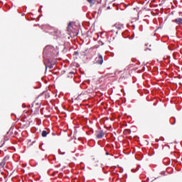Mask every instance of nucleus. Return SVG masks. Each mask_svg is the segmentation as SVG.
Masks as SVG:
<instances>
[{"label": "nucleus", "instance_id": "nucleus-23", "mask_svg": "<svg viewBox=\"0 0 182 182\" xmlns=\"http://www.w3.org/2000/svg\"><path fill=\"white\" fill-rule=\"evenodd\" d=\"M74 55H79V53L77 51H75Z\"/></svg>", "mask_w": 182, "mask_h": 182}, {"label": "nucleus", "instance_id": "nucleus-45", "mask_svg": "<svg viewBox=\"0 0 182 182\" xmlns=\"http://www.w3.org/2000/svg\"><path fill=\"white\" fill-rule=\"evenodd\" d=\"M17 122H19V119H17Z\"/></svg>", "mask_w": 182, "mask_h": 182}, {"label": "nucleus", "instance_id": "nucleus-43", "mask_svg": "<svg viewBox=\"0 0 182 182\" xmlns=\"http://www.w3.org/2000/svg\"><path fill=\"white\" fill-rule=\"evenodd\" d=\"M111 32H114V30H112Z\"/></svg>", "mask_w": 182, "mask_h": 182}, {"label": "nucleus", "instance_id": "nucleus-49", "mask_svg": "<svg viewBox=\"0 0 182 182\" xmlns=\"http://www.w3.org/2000/svg\"><path fill=\"white\" fill-rule=\"evenodd\" d=\"M28 107H31V105H28Z\"/></svg>", "mask_w": 182, "mask_h": 182}, {"label": "nucleus", "instance_id": "nucleus-35", "mask_svg": "<svg viewBox=\"0 0 182 182\" xmlns=\"http://www.w3.org/2000/svg\"><path fill=\"white\" fill-rule=\"evenodd\" d=\"M15 134H18V132L16 131V132H15Z\"/></svg>", "mask_w": 182, "mask_h": 182}, {"label": "nucleus", "instance_id": "nucleus-32", "mask_svg": "<svg viewBox=\"0 0 182 182\" xmlns=\"http://www.w3.org/2000/svg\"><path fill=\"white\" fill-rule=\"evenodd\" d=\"M161 174H166V172L163 171L161 172Z\"/></svg>", "mask_w": 182, "mask_h": 182}, {"label": "nucleus", "instance_id": "nucleus-22", "mask_svg": "<svg viewBox=\"0 0 182 182\" xmlns=\"http://www.w3.org/2000/svg\"><path fill=\"white\" fill-rule=\"evenodd\" d=\"M41 29H43V31L45 32V26H41Z\"/></svg>", "mask_w": 182, "mask_h": 182}, {"label": "nucleus", "instance_id": "nucleus-25", "mask_svg": "<svg viewBox=\"0 0 182 182\" xmlns=\"http://www.w3.org/2000/svg\"><path fill=\"white\" fill-rule=\"evenodd\" d=\"M4 144H5V141H4L3 144H1V146L0 147H2V146H4Z\"/></svg>", "mask_w": 182, "mask_h": 182}, {"label": "nucleus", "instance_id": "nucleus-33", "mask_svg": "<svg viewBox=\"0 0 182 182\" xmlns=\"http://www.w3.org/2000/svg\"><path fill=\"white\" fill-rule=\"evenodd\" d=\"M70 75H73V72H70Z\"/></svg>", "mask_w": 182, "mask_h": 182}, {"label": "nucleus", "instance_id": "nucleus-36", "mask_svg": "<svg viewBox=\"0 0 182 182\" xmlns=\"http://www.w3.org/2000/svg\"><path fill=\"white\" fill-rule=\"evenodd\" d=\"M39 105V103H36V105L38 106Z\"/></svg>", "mask_w": 182, "mask_h": 182}, {"label": "nucleus", "instance_id": "nucleus-16", "mask_svg": "<svg viewBox=\"0 0 182 182\" xmlns=\"http://www.w3.org/2000/svg\"><path fill=\"white\" fill-rule=\"evenodd\" d=\"M3 163H5L6 164V156H5L2 161H1Z\"/></svg>", "mask_w": 182, "mask_h": 182}, {"label": "nucleus", "instance_id": "nucleus-47", "mask_svg": "<svg viewBox=\"0 0 182 182\" xmlns=\"http://www.w3.org/2000/svg\"><path fill=\"white\" fill-rule=\"evenodd\" d=\"M13 115H14V116H16V115H15V114H12Z\"/></svg>", "mask_w": 182, "mask_h": 182}, {"label": "nucleus", "instance_id": "nucleus-21", "mask_svg": "<svg viewBox=\"0 0 182 182\" xmlns=\"http://www.w3.org/2000/svg\"><path fill=\"white\" fill-rule=\"evenodd\" d=\"M11 130H14V129H12V127H11L10 129H9V131H8V132H6V134H9V132H10Z\"/></svg>", "mask_w": 182, "mask_h": 182}, {"label": "nucleus", "instance_id": "nucleus-24", "mask_svg": "<svg viewBox=\"0 0 182 182\" xmlns=\"http://www.w3.org/2000/svg\"><path fill=\"white\" fill-rule=\"evenodd\" d=\"M43 93L44 94L45 97H46V91H44Z\"/></svg>", "mask_w": 182, "mask_h": 182}, {"label": "nucleus", "instance_id": "nucleus-10", "mask_svg": "<svg viewBox=\"0 0 182 182\" xmlns=\"http://www.w3.org/2000/svg\"><path fill=\"white\" fill-rule=\"evenodd\" d=\"M164 164H166V166H168V164H170V159L166 158L164 159Z\"/></svg>", "mask_w": 182, "mask_h": 182}, {"label": "nucleus", "instance_id": "nucleus-29", "mask_svg": "<svg viewBox=\"0 0 182 182\" xmlns=\"http://www.w3.org/2000/svg\"><path fill=\"white\" fill-rule=\"evenodd\" d=\"M46 130H47V132H46V136H48V130H49V129H48V128L46 129Z\"/></svg>", "mask_w": 182, "mask_h": 182}, {"label": "nucleus", "instance_id": "nucleus-28", "mask_svg": "<svg viewBox=\"0 0 182 182\" xmlns=\"http://www.w3.org/2000/svg\"><path fill=\"white\" fill-rule=\"evenodd\" d=\"M151 50V49H150V48H146V49H145V50Z\"/></svg>", "mask_w": 182, "mask_h": 182}, {"label": "nucleus", "instance_id": "nucleus-9", "mask_svg": "<svg viewBox=\"0 0 182 182\" xmlns=\"http://www.w3.org/2000/svg\"><path fill=\"white\" fill-rule=\"evenodd\" d=\"M103 136H105V132L103 130L100 131V133L97 134V139H102Z\"/></svg>", "mask_w": 182, "mask_h": 182}, {"label": "nucleus", "instance_id": "nucleus-27", "mask_svg": "<svg viewBox=\"0 0 182 182\" xmlns=\"http://www.w3.org/2000/svg\"><path fill=\"white\" fill-rule=\"evenodd\" d=\"M35 104V102H33L32 104H31V107H33V105Z\"/></svg>", "mask_w": 182, "mask_h": 182}, {"label": "nucleus", "instance_id": "nucleus-11", "mask_svg": "<svg viewBox=\"0 0 182 182\" xmlns=\"http://www.w3.org/2000/svg\"><path fill=\"white\" fill-rule=\"evenodd\" d=\"M72 29V22H70L68 26V31H70Z\"/></svg>", "mask_w": 182, "mask_h": 182}, {"label": "nucleus", "instance_id": "nucleus-40", "mask_svg": "<svg viewBox=\"0 0 182 182\" xmlns=\"http://www.w3.org/2000/svg\"><path fill=\"white\" fill-rule=\"evenodd\" d=\"M117 33H119V31H117V32H116V34H117Z\"/></svg>", "mask_w": 182, "mask_h": 182}, {"label": "nucleus", "instance_id": "nucleus-8", "mask_svg": "<svg viewBox=\"0 0 182 182\" xmlns=\"http://www.w3.org/2000/svg\"><path fill=\"white\" fill-rule=\"evenodd\" d=\"M114 28H116L117 29H118V31H122V29H123L124 28V26L123 24L116 23L114 25Z\"/></svg>", "mask_w": 182, "mask_h": 182}, {"label": "nucleus", "instance_id": "nucleus-42", "mask_svg": "<svg viewBox=\"0 0 182 182\" xmlns=\"http://www.w3.org/2000/svg\"><path fill=\"white\" fill-rule=\"evenodd\" d=\"M49 28H50L49 26H47V29H49Z\"/></svg>", "mask_w": 182, "mask_h": 182}, {"label": "nucleus", "instance_id": "nucleus-14", "mask_svg": "<svg viewBox=\"0 0 182 182\" xmlns=\"http://www.w3.org/2000/svg\"><path fill=\"white\" fill-rule=\"evenodd\" d=\"M46 97H50V91H46Z\"/></svg>", "mask_w": 182, "mask_h": 182}, {"label": "nucleus", "instance_id": "nucleus-3", "mask_svg": "<svg viewBox=\"0 0 182 182\" xmlns=\"http://www.w3.org/2000/svg\"><path fill=\"white\" fill-rule=\"evenodd\" d=\"M95 63H97V65H103V55L102 54H97L95 58Z\"/></svg>", "mask_w": 182, "mask_h": 182}, {"label": "nucleus", "instance_id": "nucleus-37", "mask_svg": "<svg viewBox=\"0 0 182 182\" xmlns=\"http://www.w3.org/2000/svg\"><path fill=\"white\" fill-rule=\"evenodd\" d=\"M6 140H9V137H6Z\"/></svg>", "mask_w": 182, "mask_h": 182}, {"label": "nucleus", "instance_id": "nucleus-2", "mask_svg": "<svg viewBox=\"0 0 182 182\" xmlns=\"http://www.w3.org/2000/svg\"><path fill=\"white\" fill-rule=\"evenodd\" d=\"M47 32L50 33V35L55 36L54 39H58L62 36V32H60L59 30H56V28H51L50 30Z\"/></svg>", "mask_w": 182, "mask_h": 182}, {"label": "nucleus", "instance_id": "nucleus-34", "mask_svg": "<svg viewBox=\"0 0 182 182\" xmlns=\"http://www.w3.org/2000/svg\"><path fill=\"white\" fill-rule=\"evenodd\" d=\"M106 155H107V156H109V152H106Z\"/></svg>", "mask_w": 182, "mask_h": 182}, {"label": "nucleus", "instance_id": "nucleus-1", "mask_svg": "<svg viewBox=\"0 0 182 182\" xmlns=\"http://www.w3.org/2000/svg\"><path fill=\"white\" fill-rule=\"evenodd\" d=\"M58 54V50L55 48L53 46H46V55L48 56H51V58H55Z\"/></svg>", "mask_w": 182, "mask_h": 182}, {"label": "nucleus", "instance_id": "nucleus-41", "mask_svg": "<svg viewBox=\"0 0 182 182\" xmlns=\"http://www.w3.org/2000/svg\"><path fill=\"white\" fill-rule=\"evenodd\" d=\"M42 95H43V93H41V94L40 95V96H42Z\"/></svg>", "mask_w": 182, "mask_h": 182}, {"label": "nucleus", "instance_id": "nucleus-15", "mask_svg": "<svg viewBox=\"0 0 182 182\" xmlns=\"http://www.w3.org/2000/svg\"><path fill=\"white\" fill-rule=\"evenodd\" d=\"M171 120H173V122H172V123H171V124H176V117H172L171 119Z\"/></svg>", "mask_w": 182, "mask_h": 182}, {"label": "nucleus", "instance_id": "nucleus-44", "mask_svg": "<svg viewBox=\"0 0 182 182\" xmlns=\"http://www.w3.org/2000/svg\"><path fill=\"white\" fill-rule=\"evenodd\" d=\"M156 141H159V139H156Z\"/></svg>", "mask_w": 182, "mask_h": 182}, {"label": "nucleus", "instance_id": "nucleus-48", "mask_svg": "<svg viewBox=\"0 0 182 182\" xmlns=\"http://www.w3.org/2000/svg\"><path fill=\"white\" fill-rule=\"evenodd\" d=\"M45 159H46V155H45Z\"/></svg>", "mask_w": 182, "mask_h": 182}, {"label": "nucleus", "instance_id": "nucleus-6", "mask_svg": "<svg viewBox=\"0 0 182 182\" xmlns=\"http://www.w3.org/2000/svg\"><path fill=\"white\" fill-rule=\"evenodd\" d=\"M46 46L44 47L43 50V63H44L45 68H46Z\"/></svg>", "mask_w": 182, "mask_h": 182}, {"label": "nucleus", "instance_id": "nucleus-46", "mask_svg": "<svg viewBox=\"0 0 182 182\" xmlns=\"http://www.w3.org/2000/svg\"><path fill=\"white\" fill-rule=\"evenodd\" d=\"M132 171L133 173H134V171H133V169L132 170Z\"/></svg>", "mask_w": 182, "mask_h": 182}, {"label": "nucleus", "instance_id": "nucleus-12", "mask_svg": "<svg viewBox=\"0 0 182 182\" xmlns=\"http://www.w3.org/2000/svg\"><path fill=\"white\" fill-rule=\"evenodd\" d=\"M87 2L91 4V6H92V5H95V1L94 0H87Z\"/></svg>", "mask_w": 182, "mask_h": 182}, {"label": "nucleus", "instance_id": "nucleus-31", "mask_svg": "<svg viewBox=\"0 0 182 182\" xmlns=\"http://www.w3.org/2000/svg\"><path fill=\"white\" fill-rule=\"evenodd\" d=\"M41 161H45V159L43 158V159H41Z\"/></svg>", "mask_w": 182, "mask_h": 182}, {"label": "nucleus", "instance_id": "nucleus-7", "mask_svg": "<svg viewBox=\"0 0 182 182\" xmlns=\"http://www.w3.org/2000/svg\"><path fill=\"white\" fill-rule=\"evenodd\" d=\"M173 22L176 23V25H179L180 26H182V18H177L175 20H173Z\"/></svg>", "mask_w": 182, "mask_h": 182}, {"label": "nucleus", "instance_id": "nucleus-30", "mask_svg": "<svg viewBox=\"0 0 182 182\" xmlns=\"http://www.w3.org/2000/svg\"><path fill=\"white\" fill-rule=\"evenodd\" d=\"M44 73L46 75V68L45 69Z\"/></svg>", "mask_w": 182, "mask_h": 182}, {"label": "nucleus", "instance_id": "nucleus-19", "mask_svg": "<svg viewBox=\"0 0 182 182\" xmlns=\"http://www.w3.org/2000/svg\"><path fill=\"white\" fill-rule=\"evenodd\" d=\"M38 87H36V89H39V87H42V84L41 82H38Z\"/></svg>", "mask_w": 182, "mask_h": 182}, {"label": "nucleus", "instance_id": "nucleus-13", "mask_svg": "<svg viewBox=\"0 0 182 182\" xmlns=\"http://www.w3.org/2000/svg\"><path fill=\"white\" fill-rule=\"evenodd\" d=\"M42 136L43 137H46V130H43L42 132Z\"/></svg>", "mask_w": 182, "mask_h": 182}, {"label": "nucleus", "instance_id": "nucleus-51", "mask_svg": "<svg viewBox=\"0 0 182 182\" xmlns=\"http://www.w3.org/2000/svg\"><path fill=\"white\" fill-rule=\"evenodd\" d=\"M148 44H146L145 46H147Z\"/></svg>", "mask_w": 182, "mask_h": 182}, {"label": "nucleus", "instance_id": "nucleus-18", "mask_svg": "<svg viewBox=\"0 0 182 182\" xmlns=\"http://www.w3.org/2000/svg\"><path fill=\"white\" fill-rule=\"evenodd\" d=\"M5 164H6L4 162H2V161L0 163L1 167H4L5 166Z\"/></svg>", "mask_w": 182, "mask_h": 182}, {"label": "nucleus", "instance_id": "nucleus-4", "mask_svg": "<svg viewBox=\"0 0 182 182\" xmlns=\"http://www.w3.org/2000/svg\"><path fill=\"white\" fill-rule=\"evenodd\" d=\"M55 66V61H53L52 59H48L46 62V69H53Z\"/></svg>", "mask_w": 182, "mask_h": 182}, {"label": "nucleus", "instance_id": "nucleus-26", "mask_svg": "<svg viewBox=\"0 0 182 182\" xmlns=\"http://www.w3.org/2000/svg\"><path fill=\"white\" fill-rule=\"evenodd\" d=\"M43 80H44V83H46V80H45V77H43Z\"/></svg>", "mask_w": 182, "mask_h": 182}, {"label": "nucleus", "instance_id": "nucleus-38", "mask_svg": "<svg viewBox=\"0 0 182 182\" xmlns=\"http://www.w3.org/2000/svg\"><path fill=\"white\" fill-rule=\"evenodd\" d=\"M1 176H4V174H2V173H0V177H1Z\"/></svg>", "mask_w": 182, "mask_h": 182}, {"label": "nucleus", "instance_id": "nucleus-50", "mask_svg": "<svg viewBox=\"0 0 182 182\" xmlns=\"http://www.w3.org/2000/svg\"><path fill=\"white\" fill-rule=\"evenodd\" d=\"M31 112H33V110L31 109Z\"/></svg>", "mask_w": 182, "mask_h": 182}, {"label": "nucleus", "instance_id": "nucleus-17", "mask_svg": "<svg viewBox=\"0 0 182 182\" xmlns=\"http://www.w3.org/2000/svg\"><path fill=\"white\" fill-rule=\"evenodd\" d=\"M98 43H99V45H100L101 46H103V45H105V43H103V42H102V41H98Z\"/></svg>", "mask_w": 182, "mask_h": 182}, {"label": "nucleus", "instance_id": "nucleus-20", "mask_svg": "<svg viewBox=\"0 0 182 182\" xmlns=\"http://www.w3.org/2000/svg\"><path fill=\"white\" fill-rule=\"evenodd\" d=\"M38 12L39 13L42 12V6H40V9H38Z\"/></svg>", "mask_w": 182, "mask_h": 182}, {"label": "nucleus", "instance_id": "nucleus-39", "mask_svg": "<svg viewBox=\"0 0 182 182\" xmlns=\"http://www.w3.org/2000/svg\"><path fill=\"white\" fill-rule=\"evenodd\" d=\"M107 9H110V6H108V7H107Z\"/></svg>", "mask_w": 182, "mask_h": 182}, {"label": "nucleus", "instance_id": "nucleus-52", "mask_svg": "<svg viewBox=\"0 0 182 182\" xmlns=\"http://www.w3.org/2000/svg\"><path fill=\"white\" fill-rule=\"evenodd\" d=\"M46 105H48V102H47Z\"/></svg>", "mask_w": 182, "mask_h": 182}, {"label": "nucleus", "instance_id": "nucleus-5", "mask_svg": "<svg viewBox=\"0 0 182 182\" xmlns=\"http://www.w3.org/2000/svg\"><path fill=\"white\" fill-rule=\"evenodd\" d=\"M38 149L41 150V151H46V144L43 142H40V144L38 146Z\"/></svg>", "mask_w": 182, "mask_h": 182}]
</instances>
